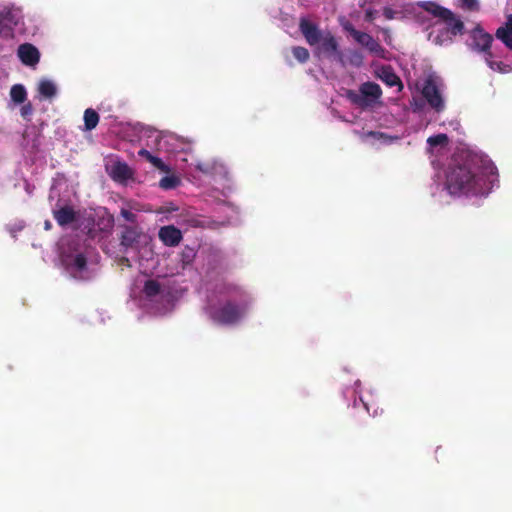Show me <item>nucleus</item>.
Here are the masks:
<instances>
[{"mask_svg": "<svg viewBox=\"0 0 512 512\" xmlns=\"http://www.w3.org/2000/svg\"><path fill=\"white\" fill-rule=\"evenodd\" d=\"M446 188L451 195H485L491 189V181L479 167L458 165L451 167L446 176Z\"/></svg>", "mask_w": 512, "mask_h": 512, "instance_id": "nucleus-1", "label": "nucleus"}, {"mask_svg": "<svg viewBox=\"0 0 512 512\" xmlns=\"http://www.w3.org/2000/svg\"><path fill=\"white\" fill-rule=\"evenodd\" d=\"M246 311V303H236L231 300H227L219 307H211L209 309V316L218 324L234 325L243 318Z\"/></svg>", "mask_w": 512, "mask_h": 512, "instance_id": "nucleus-2", "label": "nucleus"}, {"mask_svg": "<svg viewBox=\"0 0 512 512\" xmlns=\"http://www.w3.org/2000/svg\"><path fill=\"white\" fill-rule=\"evenodd\" d=\"M381 87L375 82H365L361 84L359 92L348 90L346 97L355 106L366 109L373 106L381 97Z\"/></svg>", "mask_w": 512, "mask_h": 512, "instance_id": "nucleus-3", "label": "nucleus"}, {"mask_svg": "<svg viewBox=\"0 0 512 512\" xmlns=\"http://www.w3.org/2000/svg\"><path fill=\"white\" fill-rule=\"evenodd\" d=\"M315 53L328 58H334L341 64L344 63L343 54L339 50V44L330 31L324 32L319 44H317Z\"/></svg>", "mask_w": 512, "mask_h": 512, "instance_id": "nucleus-4", "label": "nucleus"}, {"mask_svg": "<svg viewBox=\"0 0 512 512\" xmlns=\"http://www.w3.org/2000/svg\"><path fill=\"white\" fill-rule=\"evenodd\" d=\"M422 95L426 99L429 106L437 113H440L445 109L444 99L439 91L435 79L432 76H429L424 81Z\"/></svg>", "mask_w": 512, "mask_h": 512, "instance_id": "nucleus-5", "label": "nucleus"}, {"mask_svg": "<svg viewBox=\"0 0 512 512\" xmlns=\"http://www.w3.org/2000/svg\"><path fill=\"white\" fill-rule=\"evenodd\" d=\"M472 38V49L478 52H482L489 57H493L491 51V45L493 42V37L491 34L485 32L480 25H477L471 31Z\"/></svg>", "mask_w": 512, "mask_h": 512, "instance_id": "nucleus-6", "label": "nucleus"}, {"mask_svg": "<svg viewBox=\"0 0 512 512\" xmlns=\"http://www.w3.org/2000/svg\"><path fill=\"white\" fill-rule=\"evenodd\" d=\"M299 30L306 42L310 46H316L319 44L324 32H322L316 23L311 22L305 17L299 20Z\"/></svg>", "mask_w": 512, "mask_h": 512, "instance_id": "nucleus-7", "label": "nucleus"}, {"mask_svg": "<svg viewBox=\"0 0 512 512\" xmlns=\"http://www.w3.org/2000/svg\"><path fill=\"white\" fill-rule=\"evenodd\" d=\"M120 227L122 229L119 236L120 246L123 247L125 251L135 247L143 235L142 229L138 225H121Z\"/></svg>", "mask_w": 512, "mask_h": 512, "instance_id": "nucleus-8", "label": "nucleus"}, {"mask_svg": "<svg viewBox=\"0 0 512 512\" xmlns=\"http://www.w3.org/2000/svg\"><path fill=\"white\" fill-rule=\"evenodd\" d=\"M109 176L118 183H126L134 177L133 169L123 161H115L108 170Z\"/></svg>", "mask_w": 512, "mask_h": 512, "instance_id": "nucleus-9", "label": "nucleus"}, {"mask_svg": "<svg viewBox=\"0 0 512 512\" xmlns=\"http://www.w3.org/2000/svg\"><path fill=\"white\" fill-rule=\"evenodd\" d=\"M158 237L167 247H175L180 244L183 235L180 229L174 225H166L159 229Z\"/></svg>", "mask_w": 512, "mask_h": 512, "instance_id": "nucleus-10", "label": "nucleus"}, {"mask_svg": "<svg viewBox=\"0 0 512 512\" xmlns=\"http://www.w3.org/2000/svg\"><path fill=\"white\" fill-rule=\"evenodd\" d=\"M18 56L22 63L28 66H34L39 62L40 58L38 49L29 43H25L19 46Z\"/></svg>", "mask_w": 512, "mask_h": 512, "instance_id": "nucleus-11", "label": "nucleus"}, {"mask_svg": "<svg viewBox=\"0 0 512 512\" xmlns=\"http://www.w3.org/2000/svg\"><path fill=\"white\" fill-rule=\"evenodd\" d=\"M53 217L59 226H67L77 220V214L71 206H63L53 211Z\"/></svg>", "mask_w": 512, "mask_h": 512, "instance_id": "nucleus-12", "label": "nucleus"}, {"mask_svg": "<svg viewBox=\"0 0 512 512\" xmlns=\"http://www.w3.org/2000/svg\"><path fill=\"white\" fill-rule=\"evenodd\" d=\"M420 7L438 18L439 20H448L452 15V11L432 1H424L420 4Z\"/></svg>", "mask_w": 512, "mask_h": 512, "instance_id": "nucleus-13", "label": "nucleus"}, {"mask_svg": "<svg viewBox=\"0 0 512 512\" xmlns=\"http://www.w3.org/2000/svg\"><path fill=\"white\" fill-rule=\"evenodd\" d=\"M495 36L512 51V14L506 16V22L496 30Z\"/></svg>", "mask_w": 512, "mask_h": 512, "instance_id": "nucleus-14", "label": "nucleus"}, {"mask_svg": "<svg viewBox=\"0 0 512 512\" xmlns=\"http://www.w3.org/2000/svg\"><path fill=\"white\" fill-rule=\"evenodd\" d=\"M16 24L17 21L12 11L4 9L0 12V34L7 35Z\"/></svg>", "mask_w": 512, "mask_h": 512, "instance_id": "nucleus-15", "label": "nucleus"}, {"mask_svg": "<svg viewBox=\"0 0 512 512\" xmlns=\"http://www.w3.org/2000/svg\"><path fill=\"white\" fill-rule=\"evenodd\" d=\"M447 26L448 32L453 35H462L465 31V26L463 21L457 17L453 12L448 20H440Z\"/></svg>", "mask_w": 512, "mask_h": 512, "instance_id": "nucleus-16", "label": "nucleus"}, {"mask_svg": "<svg viewBox=\"0 0 512 512\" xmlns=\"http://www.w3.org/2000/svg\"><path fill=\"white\" fill-rule=\"evenodd\" d=\"M380 78L389 87L399 86L400 89L403 87L401 79L390 66H386L381 69Z\"/></svg>", "mask_w": 512, "mask_h": 512, "instance_id": "nucleus-17", "label": "nucleus"}, {"mask_svg": "<svg viewBox=\"0 0 512 512\" xmlns=\"http://www.w3.org/2000/svg\"><path fill=\"white\" fill-rule=\"evenodd\" d=\"M67 267L70 271L82 272L87 267V258L83 253L67 257Z\"/></svg>", "mask_w": 512, "mask_h": 512, "instance_id": "nucleus-18", "label": "nucleus"}, {"mask_svg": "<svg viewBox=\"0 0 512 512\" xmlns=\"http://www.w3.org/2000/svg\"><path fill=\"white\" fill-rule=\"evenodd\" d=\"M343 28L346 32H348L353 38L354 40L360 44L361 46L365 47V45L367 44V42L371 39V35H369L368 33H365V32H361L357 29L354 28V26L350 23V22H347L346 24L343 25Z\"/></svg>", "mask_w": 512, "mask_h": 512, "instance_id": "nucleus-19", "label": "nucleus"}, {"mask_svg": "<svg viewBox=\"0 0 512 512\" xmlns=\"http://www.w3.org/2000/svg\"><path fill=\"white\" fill-rule=\"evenodd\" d=\"M99 123V114L92 108L84 111V127L85 130L91 131L96 128Z\"/></svg>", "mask_w": 512, "mask_h": 512, "instance_id": "nucleus-20", "label": "nucleus"}, {"mask_svg": "<svg viewBox=\"0 0 512 512\" xmlns=\"http://www.w3.org/2000/svg\"><path fill=\"white\" fill-rule=\"evenodd\" d=\"M161 292V285L157 280L149 279L145 281L144 287H143V293L147 298H153L160 294Z\"/></svg>", "mask_w": 512, "mask_h": 512, "instance_id": "nucleus-21", "label": "nucleus"}, {"mask_svg": "<svg viewBox=\"0 0 512 512\" xmlns=\"http://www.w3.org/2000/svg\"><path fill=\"white\" fill-rule=\"evenodd\" d=\"M138 155L141 157H144L155 168H157L161 171H166L167 166L164 164V162L160 158L153 156L148 150L142 148L141 150H139Z\"/></svg>", "mask_w": 512, "mask_h": 512, "instance_id": "nucleus-22", "label": "nucleus"}, {"mask_svg": "<svg viewBox=\"0 0 512 512\" xmlns=\"http://www.w3.org/2000/svg\"><path fill=\"white\" fill-rule=\"evenodd\" d=\"M38 91L43 97L52 98L56 95L57 89L52 81L43 80L39 83Z\"/></svg>", "mask_w": 512, "mask_h": 512, "instance_id": "nucleus-23", "label": "nucleus"}, {"mask_svg": "<svg viewBox=\"0 0 512 512\" xmlns=\"http://www.w3.org/2000/svg\"><path fill=\"white\" fill-rule=\"evenodd\" d=\"M10 96L15 103H24L27 98L25 87L21 84L13 85L10 90Z\"/></svg>", "mask_w": 512, "mask_h": 512, "instance_id": "nucleus-24", "label": "nucleus"}, {"mask_svg": "<svg viewBox=\"0 0 512 512\" xmlns=\"http://www.w3.org/2000/svg\"><path fill=\"white\" fill-rule=\"evenodd\" d=\"M292 54L294 58L300 63H306L310 57L308 49L302 46L292 47Z\"/></svg>", "mask_w": 512, "mask_h": 512, "instance_id": "nucleus-25", "label": "nucleus"}, {"mask_svg": "<svg viewBox=\"0 0 512 512\" xmlns=\"http://www.w3.org/2000/svg\"><path fill=\"white\" fill-rule=\"evenodd\" d=\"M365 48L372 54L382 57L385 49L381 46V44L376 41L373 37L367 42Z\"/></svg>", "mask_w": 512, "mask_h": 512, "instance_id": "nucleus-26", "label": "nucleus"}, {"mask_svg": "<svg viewBox=\"0 0 512 512\" xmlns=\"http://www.w3.org/2000/svg\"><path fill=\"white\" fill-rule=\"evenodd\" d=\"M449 139H448V136L446 134H437V135H434V136H430L427 140V143L431 146V147H437V146H443V145H446L448 143Z\"/></svg>", "mask_w": 512, "mask_h": 512, "instance_id": "nucleus-27", "label": "nucleus"}, {"mask_svg": "<svg viewBox=\"0 0 512 512\" xmlns=\"http://www.w3.org/2000/svg\"><path fill=\"white\" fill-rule=\"evenodd\" d=\"M196 256V252L193 248L185 246L181 252V261L184 265L191 264Z\"/></svg>", "mask_w": 512, "mask_h": 512, "instance_id": "nucleus-28", "label": "nucleus"}, {"mask_svg": "<svg viewBox=\"0 0 512 512\" xmlns=\"http://www.w3.org/2000/svg\"><path fill=\"white\" fill-rule=\"evenodd\" d=\"M179 184V179L175 176H165L160 180V187L163 189H173Z\"/></svg>", "mask_w": 512, "mask_h": 512, "instance_id": "nucleus-29", "label": "nucleus"}, {"mask_svg": "<svg viewBox=\"0 0 512 512\" xmlns=\"http://www.w3.org/2000/svg\"><path fill=\"white\" fill-rule=\"evenodd\" d=\"M458 6L466 11H479L480 9L478 0H459Z\"/></svg>", "mask_w": 512, "mask_h": 512, "instance_id": "nucleus-30", "label": "nucleus"}, {"mask_svg": "<svg viewBox=\"0 0 512 512\" xmlns=\"http://www.w3.org/2000/svg\"><path fill=\"white\" fill-rule=\"evenodd\" d=\"M120 215L127 221L132 224L137 222V215L131 212L130 210L122 208L120 211Z\"/></svg>", "mask_w": 512, "mask_h": 512, "instance_id": "nucleus-31", "label": "nucleus"}, {"mask_svg": "<svg viewBox=\"0 0 512 512\" xmlns=\"http://www.w3.org/2000/svg\"><path fill=\"white\" fill-rule=\"evenodd\" d=\"M395 14H396V12L392 8L384 7L383 15L385 16L386 19H388V20L393 19Z\"/></svg>", "mask_w": 512, "mask_h": 512, "instance_id": "nucleus-32", "label": "nucleus"}, {"mask_svg": "<svg viewBox=\"0 0 512 512\" xmlns=\"http://www.w3.org/2000/svg\"><path fill=\"white\" fill-rule=\"evenodd\" d=\"M32 112V106L31 104H27V105H24L22 108H21V114L22 116H26V115H29L31 114Z\"/></svg>", "mask_w": 512, "mask_h": 512, "instance_id": "nucleus-33", "label": "nucleus"}, {"mask_svg": "<svg viewBox=\"0 0 512 512\" xmlns=\"http://www.w3.org/2000/svg\"><path fill=\"white\" fill-rule=\"evenodd\" d=\"M492 57L485 55V60L491 69H494V65H502V62H495L491 60Z\"/></svg>", "mask_w": 512, "mask_h": 512, "instance_id": "nucleus-34", "label": "nucleus"}, {"mask_svg": "<svg viewBox=\"0 0 512 512\" xmlns=\"http://www.w3.org/2000/svg\"><path fill=\"white\" fill-rule=\"evenodd\" d=\"M351 61L353 64L359 66L362 63V56L358 53H355Z\"/></svg>", "mask_w": 512, "mask_h": 512, "instance_id": "nucleus-35", "label": "nucleus"}, {"mask_svg": "<svg viewBox=\"0 0 512 512\" xmlns=\"http://www.w3.org/2000/svg\"><path fill=\"white\" fill-rule=\"evenodd\" d=\"M375 18L374 16V11L372 10H367L366 13H365V19L369 22L373 21Z\"/></svg>", "mask_w": 512, "mask_h": 512, "instance_id": "nucleus-36", "label": "nucleus"}, {"mask_svg": "<svg viewBox=\"0 0 512 512\" xmlns=\"http://www.w3.org/2000/svg\"><path fill=\"white\" fill-rule=\"evenodd\" d=\"M190 225L193 226V227H197L198 226V220L196 219H192L189 221Z\"/></svg>", "mask_w": 512, "mask_h": 512, "instance_id": "nucleus-37", "label": "nucleus"}, {"mask_svg": "<svg viewBox=\"0 0 512 512\" xmlns=\"http://www.w3.org/2000/svg\"><path fill=\"white\" fill-rule=\"evenodd\" d=\"M44 227H45L46 230H49L51 228L50 221H45V226Z\"/></svg>", "mask_w": 512, "mask_h": 512, "instance_id": "nucleus-38", "label": "nucleus"}, {"mask_svg": "<svg viewBox=\"0 0 512 512\" xmlns=\"http://www.w3.org/2000/svg\"><path fill=\"white\" fill-rule=\"evenodd\" d=\"M500 66H501V65H494V69H496V68H497V69H499V70H500Z\"/></svg>", "mask_w": 512, "mask_h": 512, "instance_id": "nucleus-39", "label": "nucleus"}]
</instances>
